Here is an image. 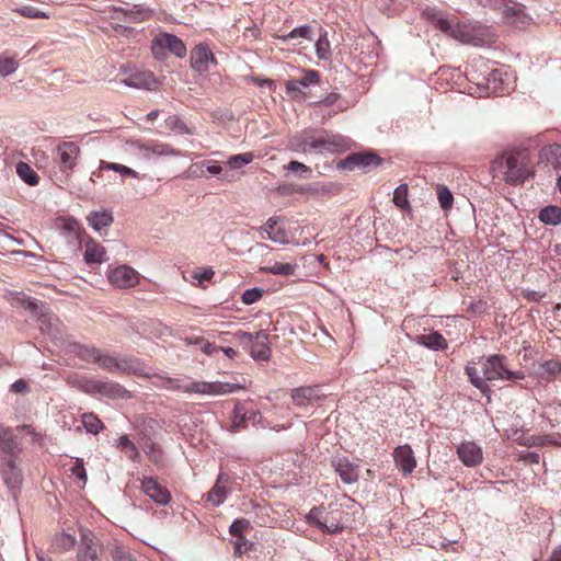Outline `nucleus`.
Masks as SVG:
<instances>
[{"instance_id": "1", "label": "nucleus", "mask_w": 561, "mask_h": 561, "mask_svg": "<svg viewBox=\"0 0 561 561\" xmlns=\"http://www.w3.org/2000/svg\"><path fill=\"white\" fill-rule=\"evenodd\" d=\"M493 178L508 185H522L535 176V162L528 148L516 147L497 154L490 167Z\"/></svg>"}, {"instance_id": "58", "label": "nucleus", "mask_w": 561, "mask_h": 561, "mask_svg": "<svg viewBox=\"0 0 561 561\" xmlns=\"http://www.w3.org/2000/svg\"><path fill=\"white\" fill-rule=\"evenodd\" d=\"M253 336L254 334L241 330L233 333L236 341L247 351H249L252 345Z\"/></svg>"}, {"instance_id": "30", "label": "nucleus", "mask_w": 561, "mask_h": 561, "mask_svg": "<svg viewBox=\"0 0 561 561\" xmlns=\"http://www.w3.org/2000/svg\"><path fill=\"white\" fill-rule=\"evenodd\" d=\"M422 18L428 22L434 23L435 27L444 33L449 32L451 27V22L448 19H446L440 11L434 8L424 9L422 11Z\"/></svg>"}, {"instance_id": "6", "label": "nucleus", "mask_w": 561, "mask_h": 561, "mask_svg": "<svg viewBox=\"0 0 561 561\" xmlns=\"http://www.w3.org/2000/svg\"><path fill=\"white\" fill-rule=\"evenodd\" d=\"M296 149L304 153L310 151H331L340 146V140L335 137L314 136L312 133L305 131L296 138Z\"/></svg>"}, {"instance_id": "12", "label": "nucleus", "mask_w": 561, "mask_h": 561, "mask_svg": "<svg viewBox=\"0 0 561 561\" xmlns=\"http://www.w3.org/2000/svg\"><path fill=\"white\" fill-rule=\"evenodd\" d=\"M320 82V72L313 69L302 71V77L286 82V93L293 99H305L307 96L305 88Z\"/></svg>"}, {"instance_id": "4", "label": "nucleus", "mask_w": 561, "mask_h": 561, "mask_svg": "<svg viewBox=\"0 0 561 561\" xmlns=\"http://www.w3.org/2000/svg\"><path fill=\"white\" fill-rule=\"evenodd\" d=\"M80 147L73 141L59 142L55 150L54 161L62 174L69 176L80 158Z\"/></svg>"}, {"instance_id": "35", "label": "nucleus", "mask_w": 561, "mask_h": 561, "mask_svg": "<svg viewBox=\"0 0 561 561\" xmlns=\"http://www.w3.org/2000/svg\"><path fill=\"white\" fill-rule=\"evenodd\" d=\"M484 82L488 88L493 89L496 93H505L508 92V88L504 87L503 73L499 69H492L491 72L484 78Z\"/></svg>"}, {"instance_id": "49", "label": "nucleus", "mask_w": 561, "mask_h": 561, "mask_svg": "<svg viewBox=\"0 0 561 561\" xmlns=\"http://www.w3.org/2000/svg\"><path fill=\"white\" fill-rule=\"evenodd\" d=\"M250 528V522L245 518H238L232 522L229 528L231 536L242 538L243 534Z\"/></svg>"}, {"instance_id": "53", "label": "nucleus", "mask_w": 561, "mask_h": 561, "mask_svg": "<svg viewBox=\"0 0 561 561\" xmlns=\"http://www.w3.org/2000/svg\"><path fill=\"white\" fill-rule=\"evenodd\" d=\"M310 34H311V27L309 25H304V26H299V27H296L293 31H290L287 35L283 36V39L284 41L296 39V38L311 39Z\"/></svg>"}, {"instance_id": "25", "label": "nucleus", "mask_w": 561, "mask_h": 561, "mask_svg": "<svg viewBox=\"0 0 561 561\" xmlns=\"http://www.w3.org/2000/svg\"><path fill=\"white\" fill-rule=\"evenodd\" d=\"M540 161L550 165L553 170L561 169V145L551 144L541 148Z\"/></svg>"}, {"instance_id": "38", "label": "nucleus", "mask_w": 561, "mask_h": 561, "mask_svg": "<svg viewBox=\"0 0 561 561\" xmlns=\"http://www.w3.org/2000/svg\"><path fill=\"white\" fill-rule=\"evenodd\" d=\"M76 542H77V540H76L75 535L64 531L56 536L55 541H54V549L57 552H65V551L72 549L75 547Z\"/></svg>"}, {"instance_id": "14", "label": "nucleus", "mask_w": 561, "mask_h": 561, "mask_svg": "<svg viewBox=\"0 0 561 561\" xmlns=\"http://www.w3.org/2000/svg\"><path fill=\"white\" fill-rule=\"evenodd\" d=\"M331 465L344 483L353 484L358 481L359 466L353 463L347 457H334L331 460Z\"/></svg>"}, {"instance_id": "46", "label": "nucleus", "mask_w": 561, "mask_h": 561, "mask_svg": "<svg viewBox=\"0 0 561 561\" xmlns=\"http://www.w3.org/2000/svg\"><path fill=\"white\" fill-rule=\"evenodd\" d=\"M58 227L64 231H68L75 233L76 236H80L82 232L81 225L79 221L72 217L67 218H58L57 220Z\"/></svg>"}, {"instance_id": "54", "label": "nucleus", "mask_w": 561, "mask_h": 561, "mask_svg": "<svg viewBox=\"0 0 561 561\" xmlns=\"http://www.w3.org/2000/svg\"><path fill=\"white\" fill-rule=\"evenodd\" d=\"M79 388L88 394H99L100 380L94 378L82 379L79 383Z\"/></svg>"}, {"instance_id": "48", "label": "nucleus", "mask_w": 561, "mask_h": 561, "mask_svg": "<svg viewBox=\"0 0 561 561\" xmlns=\"http://www.w3.org/2000/svg\"><path fill=\"white\" fill-rule=\"evenodd\" d=\"M466 374L469 377L470 382L476 388L480 389L481 391H485L488 389L485 377H480L476 367L467 366Z\"/></svg>"}, {"instance_id": "32", "label": "nucleus", "mask_w": 561, "mask_h": 561, "mask_svg": "<svg viewBox=\"0 0 561 561\" xmlns=\"http://www.w3.org/2000/svg\"><path fill=\"white\" fill-rule=\"evenodd\" d=\"M262 232L266 233V237L262 236V238H267L278 243L288 242L287 233L278 227L277 221L273 218H270L262 227Z\"/></svg>"}, {"instance_id": "28", "label": "nucleus", "mask_w": 561, "mask_h": 561, "mask_svg": "<svg viewBox=\"0 0 561 561\" xmlns=\"http://www.w3.org/2000/svg\"><path fill=\"white\" fill-rule=\"evenodd\" d=\"M99 394L108 399L129 398V392L122 385L110 380H100Z\"/></svg>"}, {"instance_id": "19", "label": "nucleus", "mask_w": 561, "mask_h": 561, "mask_svg": "<svg viewBox=\"0 0 561 561\" xmlns=\"http://www.w3.org/2000/svg\"><path fill=\"white\" fill-rule=\"evenodd\" d=\"M457 455L467 467H476L482 462V449L473 442H463L457 448Z\"/></svg>"}, {"instance_id": "37", "label": "nucleus", "mask_w": 561, "mask_h": 561, "mask_svg": "<svg viewBox=\"0 0 561 561\" xmlns=\"http://www.w3.org/2000/svg\"><path fill=\"white\" fill-rule=\"evenodd\" d=\"M539 219L547 225L556 226L561 222V208L558 206H547L540 210Z\"/></svg>"}, {"instance_id": "57", "label": "nucleus", "mask_w": 561, "mask_h": 561, "mask_svg": "<svg viewBox=\"0 0 561 561\" xmlns=\"http://www.w3.org/2000/svg\"><path fill=\"white\" fill-rule=\"evenodd\" d=\"M111 556L114 561H136L131 553L125 548L121 546H116L111 550Z\"/></svg>"}, {"instance_id": "20", "label": "nucleus", "mask_w": 561, "mask_h": 561, "mask_svg": "<svg viewBox=\"0 0 561 561\" xmlns=\"http://www.w3.org/2000/svg\"><path fill=\"white\" fill-rule=\"evenodd\" d=\"M228 484L229 477L225 473H219L214 486L204 495L206 502L213 506L222 504L229 493Z\"/></svg>"}, {"instance_id": "5", "label": "nucleus", "mask_w": 561, "mask_h": 561, "mask_svg": "<svg viewBox=\"0 0 561 561\" xmlns=\"http://www.w3.org/2000/svg\"><path fill=\"white\" fill-rule=\"evenodd\" d=\"M100 368L110 373L136 374L139 370V360L133 357H118L107 352H100L96 363Z\"/></svg>"}, {"instance_id": "2", "label": "nucleus", "mask_w": 561, "mask_h": 561, "mask_svg": "<svg viewBox=\"0 0 561 561\" xmlns=\"http://www.w3.org/2000/svg\"><path fill=\"white\" fill-rule=\"evenodd\" d=\"M163 386L169 390H183L188 393H201V394H226L233 392L237 387L231 383L224 382H207V381H195L188 386L181 387L180 380L172 379L169 377H161Z\"/></svg>"}, {"instance_id": "18", "label": "nucleus", "mask_w": 561, "mask_h": 561, "mask_svg": "<svg viewBox=\"0 0 561 561\" xmlns=\"http://www.w3.org/2000/svg\"><path fill=\"white\" fill-rule=\"evenodd\" d=\"M293 403L299 408H306L321 398L319 386H304L290 391Z\"/></svg>"}, {"instance_id": "31", "label": "nucleus", "mask_w": 561, "mask_h": 561, "mask_svg": "<svg viewBox=\"0 0 561 561\" xmlns=\"http://www.w3.org/2000/svg\"><path fill=\"white\" fill-rule=\"evenodd\" d=\"M561 375V362L557 359H549L540 364L538 376L545 382L553 381Z\"/></svg>"}, {"instance_id": "47", "label": "nucleus", "mask_w": 561, "mask_h": 561, "mask_svg": "<svg viewBox=\"0 0 561 561\" xmlns=\"http://www.w3.org/2000/svg\"><path fill=\"white\" fill-rule=\"evenodd\" d=\"M253 159H254V154L252 152H244V153L231 156L228 159V164L231 168L239 169L243 165L251 163L253 161Z\"/></svg>"}, {"instance_id": "13", "label": "nucleus", "mask_w": 561, "mask_h": 561, "mask_svg": "<svg viewBox=\"0 0 561 561\" xmlns=\"http://www.w3.org/2000/svg\"><path fill=\"white\" fill-rule=\"evenodd\" d=\"M381 159L373 152L352 153L339 162V168L345 170H366L370 167H377Z\"/></svg>"}, {"instance_id": "7", "label": "nucleus", "mask_w": 561, "mask_h": 561, "mask_svg": "<svg viewBox=\"0 0 561 561\" xmlns=\"http://www.w3.org/2000/svg\"><path fill=\"white\" fill-rule=\"evenodd\" d=\"M107 279L115 288L128 289L139 284L140 275L131 266L123 264L114 268H110L107 272Z\"/></svg>"}, {"instance_id": "9", "label": "nucleus", "mask_w": 561, "mask_h": 561, "mask_svg": "<svg viewBox=\"0 0 561 561\" xmlns=\"http://www.w3.org/2000/svg\"><path fill=\"white\" fill-rule=\"evenodd\" d=\"M144 158L180 157L181 152L168 144L154 139L136 140L131 144Z\"/></svg>"}, {"instance_id": "52", "label": "nucleus", "mask_w": 561, "mask_h": 561, "mask_svg": "<svg viewBox=\"0 0 561 561\" xmlns=\"http://www.w3.org/2000/svg\"><path fill=\"white\" fill-rule=\"evenodd\" d=\"M316 53L320 59H328L331 54L330 42L327 35H321L316 43Z\"/></svg>"}, {"instance_id": "56", "label": "nucleus", "mask_w": 561, "mask_h": 561, "mask_svg": "<svg viewBox=\"0 0 561 561\" xmlns=\"http://www.w3.org/2000/svg\"><path fill=\"white\" fill-rule=\"evenodd\" d=\"M263 296V290L261 288H250L247 289L241 297V300L244 305H252L259 301Z\"/></svg>"}, {"instance_id": "55", "label": "nucleus", "mask_w": 561, "mask_h": 561, "mask_svg": "<svg viewBox=\"0 0 561 561\" xmlns=\"http://www.w3.org/2000/svg\"><path fill=\"white\" fill-rule=\"evenodd\" d=\"M18 12L21 15L28 18V19H49V15L46 12L41 11L37 8H34L31 5H26L21 9H18Z\"/></svg>"}, {"instance_id": "43", "label": "nucleus", "mask_w": 561, "mask_h": 561, "mask_svg": "<svg viewBox=\"0 0 561 561\" xmlns=\"http://www.w3.org/2000/svg\"><path fill=\"white\" fill-rule=\"evenodd\" d=\"M18 61L14 55L3 53L0 55V75L7 77L18 69Z\"/></svg>"}, {"instance_id": "16", "label": "nucleus", "mask_w": 561, "mask_h": 561, "mask_svg": "<svg viewBox=\"0 0 561 561\" xmlns=\"http://www.w3.org/2000/svg\"><path fill=\"white\" fill-rule=\"evenodd\" d=\"M141 490L159 505H165L171 500L169 490L152 477H145L141 480Z\"/></svg>"}, {"instance_id": "24", "label": "nucleus", "mask_w": 561, "mask_h": 561, "mask_svg": "<svg viewBox=\"0 0 561 561\" xmlns=\"http://www.w3.org/2000/svg\"><path fill=\"white\" fill-rule=\"evenodd\" d=\"M252 345L249 350L251 356L256 360H267L271 356L268 335L264 331L254 334Z\"/></svg>"}, {"instance_id": "59", "label": "nucleus", "mask_w": 561, "mask_h": 561, "mask_svg": "<svg viewBox=\"0 0 561 561\" xmlns=\"http://www.w3.org/2000/svg\"><path fill=\"white\" fill-rule=\"evenodd\" d=\"M70 472L76 476L83 483L87 482V472L84 469L83 460L77 459L73 465L70 467Z\"/></svg>"}, {"instance_id": "61", "label": "nucleus", "mask_w": 561, "mask_h": 561, "mask_svg": "<svg viewBox=\"0 0 561 561\" xmlns=\"http://www.w3.org/2000/svg\"><path fill=\"white\" fill-rule=\"evenodd\" d=\"M287 169L291 172H301V173H310L311 170L306 164L299 162V161H290L287 165Z\"/></svg>"}, {"instance_id": "15", "label": "nucleus", "mask_w": 561, "mask_h": 561, "mask_svg": "<svg viewBox=\"0 0 561 561\" xmlns=\"http://www.w3.org/2000/svg\"><path fill=\"white\" fill-rule=\"evenodd\" d=\"M306 520L309 525L319 528L325 534H334L342 530V526H340L339 523H331V525H328L329 516L325 512V507L322 505L312 507L306 516Z\"/></svg>"}, {"instance_id": "42", "label": "nucleus", "mask_w": 561, "mask_h": 561, "mask_svg": "<svg viewBox=\"0 0 561 561\" xmlns=\"http://www.w3.org/2000/svg\"><path fill=\"white\" fill-rule=\"evenodd\" d=\"M82 424L87 432L91 434H99L104 428L103 422L91 412L82 414Z\"/></svg>"}, {"instance_id": "23", "label": "nucleus", "mask_w": 561, "mask_h": 561, "mask_svg": "<svg viewBox=\"0 0 561 561\" xmlns=\"http://www.w3.org/2000/svg\"><path fill=\"white\" fill-rule=\"evenodd\" d=\"M393 458L397 467H399L404 474H410L416 467V460L412 448L409 445L398 446L393 451Z\"/></svg>"}, {"instance_id": "10", "label": "nucleus", "mask_w": 561, "mask_h": 561, "mask_svg": "<svg viewBox=\"0 0 561 561\" xmlns=\"http://www.w3.org/2000/svg\"><path fill=\"white\" fill-rule=\"evenodd\" d=\"M77 561H103V549L94 535L89 530L81 531V540L77 552Z\"/></svg>"}, {"instance_id": "60", "label": "nucleus", "mask_w": 561, "mask_h": 561, "mask_svg": "<svg viewBox=\"0 0 561 561\" xmlns=\"http://www.w3.org/2000/svg\"><path fill=\"white\" fill-rule=\"evenodd\" d=\"M291 424L293 423H291V420L289 417L284 423L276 422L274 417L267 420V426L271 430L276 431V432L288 430L291 426Z\"/></svg>"}, {"instance_id": "34", "label": "nucleus", "mask_w": 561, "mask_h": 561, "mask_svg": "<svg viewBox=\"0 0 561 561\" xmlns=\"http://www.w3.org/2000/svg\"><path fill=\"white\" fill-rule=\"evenodd\" d=\"M73 353L84 362L88 363H98V358L100 356V348L88 345L73 344Z\"/></svg>"}, {"instance_id": "21", "label": "nucleus", "mask_w": 561, "mask_h": 561, "mask_svg": "<svg viewBox=\"0 0 561 561\" xmlns=\"http://www.w3.org/2000/svg\"><path fill=\"white\" fill-rule=\"evenodd\" d=\"M209 61L216 62V59L207 45H196L191 51V66L198 72L208 70Z\"/></svg>"}, {"instance_id": "50", "label": "nucleus", "mask_w": 561, "mask_h": 561, "mask_svg": "<svg viewBox=\"0 0 561 561\" xmlns=\"http://www.w3.org/2000/svg\"><path fill=\"white\" fill-rule=\"evenodd\" d=\"M437 196L439 201V205L444 210H448L453 206L454 197L451 192L443 185L437 187Z\"/></svg>"}, {"instance_id": "29", "label": "nucleus", "mask_w": 561, "mask_h": 561, "mask_svg": "<svg viewBox=\"0 0 561 561\" xmlns=\"http://www.w3.org/2000/svg\"><path fill=\"white\" fill-rule=\"evenodd\" d=\"M257 412L247 409L244 404H237L233 409L232 425L234 428L245 427L249 422L254 423Z\"/></svg>"}, {"instance_id": "51", "label": "nucleus", "mask_w": 561, "mask_h": 561, "mask_svg": "<svg viewBox=\"0 0 561 561\" xmlns=\"http://www.w3.org/2000/svg\"><path fill=\"white\" fill-rule=\"evenodd\" d=\"M393 203L400 208H405L409 206L408 185L401 184L394 190Z\"/></svg>"}, {"instance_id": "39", "label": "nucleus", "mask_w": 561, "mask_h": 561, "mask_svg": "<svg viewBox=\"0 0 561 561\" xmlns=\"http://www.w3.org/2000/svg\"><path fill=\"white\" fill-rule=\"evenodd\" d=\"M297 268V264L275 262L270 266H264L263 272L272 273L274 275L288 276L293 275Z\"/></svg>"}, {"instance_id": "44", "label": "nucleus", "mask_w": 561, "mask_h": 561, "mask_svg": "<svg viewBox=\"0 0 561 561\" xmlns=\"http://www.w3.org/2000/svg\"><path fill=\"white\" fill-rule=\"evenodd\" d=\"M100 170H111V171H115L124 176H131V178H136V179L139 178L138 172H136L135 170H133L124 164L114 163V162L101 161Z\"/></svg>"}, {"instance_id": "27", "label": "nucleus", "mask_w": 561, "mask_h": 561, "mask_svg": "<svg viewBox=\"0 0 561 561\" xmlns=\"http://www.w3.org/2000/svg\"><path fill=\"white\" fill-rule=\"evenodd\" d=\"M84 261L88 264L102 263L105 260V249L103 245L98 243L95 240L88 238L84 243Z\"/></svg>"}, {"instance_id": "45", "label": "nucleus", "mask_w": 561, "mask_h": 561, "mask_svg": "<svg viewBox=\"0 0 561 561\" xmlns=\"http://www.w3.org/2000/svg\"><path fill=\"white\" fill-rule=\"evenodd\" d=\"M118 447L130 460H136L139 456L136 445L128 438L127 435L119 437Z\"/></svg>"}, {"instance_id": "22", "label": "nucleus", "mask_w": 561, "mask_h": 561, "mask_svg": "<svg viewBox=\"0 0 561 561\" xmlns=\"http://www.w3.org/2000/svg\"><path fill=\"white\" fill-rule=\"evenodd\" d=\"M122 82L128 87L136 89L152 90L157 85V81L152 72L137 70L128 73Z\"/></svg>"}, {"instance_id": "63", "label": "nucleus", "mask_w": 561, "mask_h": 561, "mask_svg": "<svg viewBox=\"0 0 561 561\" xmlns=\"http://www.w3.org/2000/svg\"><path fill=\"white\" fill-rule=\"evenodd\" d=\"M214 271L211 268H205L202 272H195L194 277L198 280H210L214 276Z\"/></svg>"}, {"instance_id": "8", "label": "nucleus", "mask_w": 561, "mask_h": 561, "mask_svg": "<svg viewBox=\"0 0 561 561\" xmlns=\"http://www.w3.org/2000/svg\"><path fill=\"white\" fill-rule=\"evenodd\" d=\"M504 360L505 357L502 355H492L485 360V363L483 364V375L485 377V380H513L523 378L522 374L514 373L507 369L504 364Z\"/></svg>"}, {"instance_id": "26", "label": "nucleus", "mask_w": 561, "mask_h": 561, "mask_svg": "<svg viewBox=\"0 0 561 561\" xmlns=\"http://www.w3.org/2000/svg\"><path fill=\"white\" fill-rule=\"evenodd\" d=\"M415 341L417 344L434 351H443L448 346L446 339L436 331L430 332L428 334L417 335Z\"/></svg>"}, {"instance_id": "36", "label": "nucleus", "mask_w": 561, "mask_h": 561, "mask_svg": "<svg viewBox=\"0 0 561 561\" xmlns=\"http://www.w3.org/2000/svg\"><path fill=\"white\" fill-rule=\"evenodd\" d=\"M87 219L89 225L98 231L101 230L103 227L111 226L114 220L112 214L107 211L91 213Z\"/></svg>"}, {"instance_id": "33", "label": "nucleus", "mask_w": 561, "mask_h": 561, "mask_svg": "<svg viewBox=\"0 0 561 561\" xmlns=\"http://www.w3.org/2000/svg\"><path fill=\"white\" fill-rule=\"evenodd\" d=\"M504 19L516 26L525 25L528 21L527 14L524 12L523 8L513 4V5H506L503 11Z\"/></svg>"}, {"instance_id": "64", "label": "nucleus", "mask_w": 561, "mask_h": 561, "mask_svg": "<svg viewBox=\"0 0 561 561\" xmlns=\"http://www.w3.org/2000/svg\"><path fill=\"white\" fill-rule=\"evenodd\" d=\"M248 542L247 540L244 539V537L242 538H237V540L234 541V553L236 554H242L243 551H247L248 550V547H247Z\"/></svg>"}, {"instance_id": "62", "label": "nucleus", "mask_w": 561, "mask_h": 561, "mask_svg": "<svg viewBox=\"0 0 561 561\" xmlns=\"http://www.w3.org/2000/svg\"><path fill=\"white\" fill-rule=\"evenodd\" d=\"M27 388V382L24 379H19L12 383L11 391L15 393H23Z\"/></svg>"}, {"instance_id": "17", "label": "nucleus", "mask_w": 561, "mask_h": 561, "mask_svg": "<svg viewBox=\"0 0 561 561\" xmlns=\"http://www.w3.org/2000/svg\"><path fill=\"white\" fill-rule=\"evenodd\" d=\"M15 431V428L5 425L0 427V449L8 457H16L22 451Z\"/></svg>"}, {"instance_id": "11", "label": "nucleus", "mask_w": 561, "mask_h": 561, "mask_svg": "<svg viewBox=\"0 0 561 561\" xmlns=\"http://www.w3.org/2000/svg\"><path fill=\"white\" fill-rule=\"evenodd\" d=\"M0 474L5 485L15 496L23 482L22 470L18 467L14 457H3L0 459Z\"/></svg>"}, {"instance_id": "40", "label": "nucleus", "mask_w": 561, "mask_h": 561, "mask_svg": "<svg viewBox=\"0 0 561 561\" xmlns=\"http://www.w3.org/2000/svg\"><path fill=\"white\" fill-rule=\"evenodd\" d=\"M446 34H449L451 37H454L465 44H470L473 39V36H472L469 27L465 24H459V23H457L456 25L451 24L449 32H447Z\"/></svg>"}, {"instance_id": "41", "label": "nucleus", "mask_w": 561, "mask_h": 561, "mask_svg": "<svg viewBox=\"0 0 561 561\" xmlns=\"http://www.w3.org/2000/svg\"><path fill=\"white\" fill-rule=\"evenodd\" d=\"M16 173L28 185H36L39 182L37 173L25 162H20L16 165Z\"/></svg>"}, {"instance_id": "3", "label": "nucleus", "mask_w": 561, "mask_h": 561, "mask_svg": "<svg viewBox=\"0 0 561 561\" xmlns=\"http://www.w3.org/2000/svg\"><path fill=\"white\" fill-rule=\"evenodd\" d=\"M151 51L157 59H164L167 51L172 53L179 58L186 55V46L178 36L169 33L158 34L151 45Z\"/></svg>"}]
</instances>
